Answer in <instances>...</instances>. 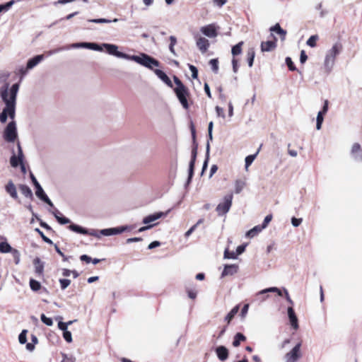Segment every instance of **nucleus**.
<instances>
[{"label": "nucleus", "mask_w": 362, "mask_h": 362, "mask_svg": "<svg viewBox=\"0 0 362 362\" xmlns=\"http://www.w3.org/2000/svg\"><path fill=\"white\" fill-rule=\"evenodd\" d=\"M153 71H154L155 74L162 81H163L168 86L173 88L172 81L165 72H163L162 70H160V69H154Z\"/></svg>", "instance_id": "nucleus-19"}, {"label": "nucleus", "mask_w": 362, "mask_h": 362, "mask_svg": "<svg viewBox=\"0 0 362 362\" xmlns=\"http://www.w3.org/2000/svg\"><path fill=\"white\" fill-rule=\"evenodd\" d=\"M52 214L57 220V221L62 225L71 223V220L69 218L63 216L62 214L57 209L52 211Z\"/></svg>", "instance_id": "nucleus-26"}, {"label": "nucleus", "mask_w": 362, "mask_h": 362, "mask_svg": "<svg viewBox=\"0 0 362 362\" xmlns=\"http://www.w3.org/2000/svg\"><path fill=\"white\" fill-rule=\"evenodd\" d=\"M209 153H210V144L208 143L206 146V158L203 163L202 170V175L204 174V171L207 168L208 166V162L209 160Z\"/></svg>", "instance_id": "nucleus-31"}, {"label": "nucleus", "mask_w": 362, "mask_h": 362, "mask_svg": "<svg viewBox=\"0 0 362 362\" xmlns=\"http://www.w3.org/2000/svg\"><path fill=\"white\" fill-rule=\"evenodd\" d=\"M89 22L95 23H111L110 20L106 18H95L88 20Z\"/></svg>", "instance_id": "nucleus-54"}, {"label": "nucleus", "mask_w": 362, "mask_h": 362, "mask_svg": "<svg viewBox=\"0 0 362 362\" xmlns=\"http://www.w3.org/2000/svg\"><path fill=\"white\" fill-rule=\"evenodd\" d=\"M16 156L18 158L21 163H23V153L19 143L18 144V155Z\"/></svg>", "instance_id": "nucleus-58"}, {"label": "nucleus", "mask_w": 362, "mask_h": 362, "mask_svg": "<svg viewBox=\"0 0 362 362\" xmlns=\"http://www.w3.org/2000/svg\"><path fill=\"white\" fill-rule=\"evenodd\" d=\"M262 225H257V226H255V227H253L252 229H250V230H248L246 234H245V236L247 238H252L254 237H255L256 235H257L263 229H264V228H262Z\"/></svg>", "instance_id": "nucleus-27"}, {"label": "nucleus", "mask_w": 362, "mask_h": 362, "mask_svg": "<svg viewBox=\"0 0 362 362\" xmlns=\"http://www.w3.org/2000/svg\"><path fill=\"white\" fill-rule=\"evenodd\" d=\"M164 214L163 212H158L153 214L148 215L143 219V223L148 224L153 221H155L161 218Z\"/></svg>", "instance_id": "nucleus-24"}, {"label": "nucleus", "mask_w": 362, "mask_h": 362, "mask_svg": "<svg viewBox=\"0 0 362 362\" xmlns=\"http://www.w3.org/2000/svg\"><path fill=\"white\" fill-rule=\"evenodd\" d=\"M216 354L218 358L221 361H226L228 358L229 354L228 349L224 346L216 347Z\"/></svg>", "instance_id": "nucleus-15"}, {"label": "nucleus", "mask_w": 362, "mask_h": 362, "mask_svg": "<svg viewBox=\"0 0 362 362\" xmlns=\"http://www.w3.org/2000/svg\"><path fill=\"white\" fill-rule=\"evenodd\" d=\"M19 90V84L14 83L9 87V83H6L0 88V96L6 106L0 113V122L5 123L8 117L13 119L15 117L16 101Z\"/></svg>", "instance_id": "nucleus-1"}, {"label": "nucleus", "mask_w": 362, "mask_h": 362, "mask_svg": "<svg viewBox=\"0 0 362 362\" xmlns=\"http://www.w3.org/2000/svg\"><path fill=\"white\" fill-rule=\"evenodd\" d=\"M248 309H249V305L248 304H245L244 305L243 308H242V310H241V317H245L248 312Z\"/></svg>", "instance_id": "nucleus-62"}, {"label": "nucleus", "mask_w": 362, "mask_h": 362, "mask_svg": "<svg viewBox=\"0 0 362 362\" xmlns=\"http://www.w3.org/2000/svg\"><path fill=\"white\" fill-rule=\"evenodd\" d=\"M239 310V305H235L230 311V313L226 316L225 320L230 323V322L232 320V319L234 317V316L238 313Z\"/></svg>", "instance_id": "nucleus-33"}, {"label": "nucleus", "mask_w": 362, "mask_h": 362, "mask_svg": "<svg viewBox=\"0 0 362 362\" xmlns=\"http://www.w3.org/2000/svg\"><path fill=\"white\" fill-rule=\"evenodd\" d=\"M216 113H217L218 117H221L223 118L225 117L224 111H223V109L222 107H220L219 106H216Z\"/></svg>", "instance_id": "nucleus-61"}, {"label": "nucleus", "mask_w": 362, "mask_h": 362, "mask_svg": "<svg viewBox=\"0 0 362 362\" xmlns=\"http://www.w3.org/2000/svg\"><path fill=\"white\" fill-rule=\"evenodd\" d=\"M265 291L266 288L256 293L253 300L258 303H262L264 302L269 297V296L268 295L269 293H264Z\"/></svg>", "instance_id": "nucleus-22"}, {"label": "nucleus", "mask_w": 362, "mask_h": 362, "mask_svg": "<svg viewBox=\"0 0 362 362\" xmlns=\"http://www.w3.org/2000/svg\"><path fill=\"white\" fill-rule=\"evenodd\" d=\"M255 57V49L253 48L249 49L247 52V61L248 66L250 67H252L253 65Z\"/></svg>", "instance_id": "nucleus-30"}, {"label": "nucleus", "mask_w": 362, "mask_h": 362, "mask_svg": "<svg viewBox=\"0 0 362 362\" xmlns=\"http://www.w3.org/2000/svg\"><path fill=\"white\" fill-rule=\"evenodd\" d=\"M245 245H241L237 247L236 251L235 252L237 256L241 255L245 251Z\"/></svg>", "instance_id": "nucleus-63"}, {"label": "nucleus", "mask_w": 362, "mask_h": 362, "mask_svg": "<svg viewBox=\"0 0 362 362\" xmlns=\"http://www.w3.org/2000/svg\"><path fill=\"white\" fill-rule=\"evenodd\" d=\"M15 1L11 0L6 4H0V13L8 11L14 4Z\"/></svg>", "instance_id": "nucleus-37"}, {"label": "nucleus", "mask_w": 362, "mask_h": 362, "mask_svg": "<svg viewBox=\"0 0 362 362\" xmlns=\"http://www.w3.org/2000/svg\"><path fill=\"white\" fill-rule=\"evenodd\" d=\"M9 76H10V74L8 72H5V71L0 72V83H4V84L3 86H4L6 83H8L7 82V80H8Z\"/></svg>", "instance_id": "nucleus-44"}, {"label": "nucleus", "mask_w": 362, "mask_h": 362, "mask_svg": "<svg viewBox=\"0 0 362 362\" xmlns=\"http://www.w3.org/2000/svg\"><path fill=\"white\" fill-rule=\"evenodd\" d=\"M245 340L246 337L243 334L238 332L234 336L233 346L235 347H238L240 344L241 341H245Z\"/></svg>", "instance_id": "nucleus-29"}, {"label": "nucleus", "mask_w": 362, "mask_h": 362, "mask_svg": "<svg viewBox=\"0 0 362 362\" xmlns=\"http://www.w3.org/2000/svg\"><path fill=\"white\" fill-rule=\"evenodd\" d=\"M14 249L7 242L0 243V252L8 253L11 252Z\"/></svg>", "instance_id": "nucleus-32"}, {"label": "nucleus", "mask_w": 362, "mask_h": 362, "mask_svg": "<svg viewBox=\"0 0 362 362\" xmlns=\"http://www.w3.org/2000/svg\"><path fill=\"white\" fill-rule=\"evenodd\" d=\"M189 69L192 73V77L193 78H197L198 77V70L196 66L192 64H189Z\"/></svg>", "instance_id": "nucleus-55"}, {"label": "nucleus", "mask_w": 362, "mask_h": 362, "mask_svg": "<svg viewBox=\"0 0 362 362\" xmlns=\"http://www.w3.org/2000/svg\"><path fill=\"white\" fill-rule=\"evenodd\" d=\"M269 30L271 32H274L276 34L279 35L281 37V40H284L286 35V30H284L281 28L279 23H276L274 26H272L269 28Z\"/></svg>", "instance_id": "nucleus-23"}, {"label": "nucleus", "mask_w": 362, "mask_h": 362, "mask_svg": "<svg viewBox=\"0 0 362 362\" xmlns=\"http://www.w3.org/2000/svg\"><path fill=\"white\" fill-rule=\"evenodd\" d=\"M259 153V150L257 151L256 153L252 155H249L245 158V170H247L249 166L253 163L254 160L255 159L257 155Z\"/></svg>", "instance_id": "nucleus-36"}, {"label": "nucleus", "mask_w": 362, "mask_h": 362, "mask_svg": "<svg viewBox=\"0 0 362 362\" xmlns=\"http://www.w3.org/2000/svg\"><path fill=\"white\" fill-rule=\"evenodd\" d=\"M60 286L62 290L66 289L71 284V281L67 279H59Z\"/></svg>", "instance_id": "nucleus-45"}, {"label": "nucleus", "mask_w": 362, "mask_h": 362, "mask_svg": "<svg viewBox=\"0 0 362 362\" xmlns=\"http://www.w3.org/2000/svg\"><path fill=\"white\" fill-rule=\"evenodd\" d=\"M196 44L202 53H205L208 50V48L209 47V40L203 37H199L197 40Z\"/></svg>", "instance_id": "nucleus-18"}, {"label": "nucleus", "mask_w": 362, "mask_h": 362, "mask_svg": "<svg viewBox=\"0 0 362 362\" xmlns=\"http://www.w3.org/2000/svg\"><path fill=\"white\" fill-rule=\"evenodd\" d=\"M243 45V42H240L235 46L232 47L231 53L233 56L238 55L242 52V45Z\"/></svg>", "instance_id": "nucleus-38"}, {"label": "nucleus", "mask_w": 362, "mask_h": 362, "mask_svg": "<svg viewBox=\"0 0 362 362\" xmlns=\"http://www.w3.org/2000/svg\"><path fill=\"white\" fill-rule=\"evenodd\" d=\"M233 195L232 193L228 194L223 198V202L219 203L216 209L218 216L226 214L232 205Z\"/></svg>", "instance_id": "nucleus-6"}, {"label": "nucleus", "mask_w": 362, "mask_h": 362, "mask_svg": "<svg viewBox=\"0 0 362 362\" xmlns=\"http://www.w3.org/2000/svg\"><path fill=\"white\" fill-rule=\"evenodd\" d=\"M44 59L43 54L36 55L30 59L27 63V69H32Z\"/></svg>", "instance_id": "nucleus-20"}, {"label": "nucleus", "mask_w": 362, "mask_h": 362, "mask_svg": "<svg viewBox=\"0 0 362 362\" xmlns=\"http://www.w3.org/2000/svg\"><path fill=\"white\" fill-rule=\"evenodd\" d=\"M201 32L209 37H216L218 35L216 27L213 24L201 28Z\"/></svg>", "instance_id": "nucleus-12"}, {"label": "nucleus", "mask_w": 362, "mask_h": 362, "mask_svg": "<svg viewBox=\"0 0 362 362\" xmlns=\"http://www.w3.org/2000/svg\"><path fill=\"white\" fill-rule=\"evenodd\" d=\"M71 48H86L95 51H103L102 47L100 45H98L95 42H77L73 43L69 45Z\"/></svg>", "instance_id": "nucleus-11"}, {"label": "nucleus", "mask_w": 362, "mask_h": 362, "mask_svg": "<svg viewBox=\"0 0 362 362\" xmlns=\"http://www.w3.org/2000/svg\"><path fill=\"white\" fill-rule=\"evenodd\" d=\"M196 158H197V156H195V155L191 156V160L189 164L188 178H187V184L191 182L192 178L193 177Z\"/></svg>", "instance_id": "nucleus-25"}, {"label": "nucleus", "mask_w": 362, "mask_h": 362, "mask_svg": "<svg viewBox=\"0 0 362 362\" xmlns=\"http://www.w3.org/2000/svg\"><path fill=\"white\" fill-rule=\"evenodd\" d=\"M11 254L13 257V259H14V261H15V264H18L19 262H20V259H21V254L20 252H18V250L14 249L12 252H11Z\"/></svg>", "instance_id": "nucleus-48"}, {"label": "nucleus", "mask_w": 362, "mask_h": 362, "mask_svg": "<svg viewBox=\"0 0 362 362\" xmlns=\"http://www.w3.org/2000/svg\"><path fill=\"white\" fill-rule=\"evenodd\" d=\"M30 287L33 291H37L41 288V284L39 281L31 279L30 280Z\"/></svg>", "instance_id": "nucleus-39"}, {"label": "nucleus", "mask_w": 362, "mask_h": 362, "mask_svg": "<svg viewBox=\"0 0 362 362\" xmlns=\"http://www.w3.org/2000/svg\"><path fill=\"white\" fill-rule=\"evenodd\" d=\"M302 221V218H296L295 217H293L291 218V223L294 227H298V226H300Z\"/></svg>", "instance_id": "nucleus-59"}, {"label": "nucleus", "mask_w": 362, "mask_h": 362, "mask_svg": "<svg viewBox=\"0 0 362 362\" xmlns=\"http://www.w3.org/2000/svg\"><path fill=\"white\" fill-rule=\"evenodd\" d=\"M288 316L290 320V323L291 327L294 329H297L298 328V318L296 315L294 310L292 307H288L287 310Z\"/></svg>", "instance_id": "nucleus-17"}, {"label": "nucleus", "mask_w": 362, "mask_h": 362, "mask_svg": "<svg viewBox=\"0 0 362 362\" xmlns=\"http://www.w3.org/2000/svg\"><path fill=\"white\" fill-rule=\"evenodd\" d=\"M6 192L11 195V197L16 199L18 197L16 188L12 181H9L6 186Z\"/></svg>", "instance_id": "nucleus-28"}, {"label": "nucleus", "mask_w": 362, "mask_h": 362, "mask_svg": "<svg viewBox=\"0 0 362 362\" xmlns=\"http://www.w3.org/2000/svg\"><path fill=\"white\" fill-rule=\"evenodd\" d=\"M209 64L211 66V69L214 73H217L218 70V62L217 59H212L209 61Z\"/></svg>", "instance_id": "nucleus-43"}, {"label": "nucleus", "mask_w": 362, "mask_h": 362, "mask_svg": "<svg viewBox=\"0 0 362 362\" xmlns=\"http://www.w3.org/2000/svg\"><path fill=\"white\" fill-rule=\"evenodd\" d=\"M349 156L351 160L357 163H362V147L358 143H354L352 144Z\"/></svg>", "instance_id": "nucleus-9"}, {"label": "nucleus", "mask_w": 362, "mask_h": 362, "mask_svg": "<svg viewBox=\"0 0 362 362\" xmlns=\"http://www.w3.org/2000/svg\"><path fill=\"white\" fill-rule=\"evenodd\" d=\"M301 343L298 342L289 352H288L284 359L286 362H296L301 356L300 354Z\"/></svg>", "instance_id": "nucleus-10"}, {"label": "nucleus", "mask_w": 362, "mask_h": 362, "mask_svg": "<svg viewBox=\"0 0 362 362\" xmlns=\"http://www.w3.org/2000/svg\"><path fill=\"white\" fill-rule=\"evenodd\" d=\"M272 214H269L267 215L265 218H264V220L262 224V228H266L268 226V224L269 223V222L272 221Z\"/></svg>", "instance_id": "nucleus-57"}, {"label": "nucleus", "mask_w": 362, "mask_h": 362, "mask_svg": "<svg viewBox=\"0 0 362 362\" xmlns=\"http://www.w3.org/2000/svg\"><path fill=\"white\" fill-rule=\"evenodd\" d=\"M308 59V56L305 53V52L304 50H302L300 52V62L301 64H304L306 60Z\"/></svg>", "instance_id": "nucleus-60"}, {"label": "nucleus", "mask_w": 362, "mask_h": 362, "mask_svg": "<svg viewBox=\"0 0 362 362\" xmlns=\"http://www.w3.org/2000/svg\"><path fill=\"white\" fill-rule=\"evenodd\" d=\"M100 46L102 47V49L104 47L106 49V52L110 55L129 60L131 55L118 51V47L116 45L103 43Z\"/></svg>", "instance_id": "nucleus-7"}, {"label": "nucleus", "mask_w": 362, "mask_h": 362, "mask_svg": "<svg viewBox=\"0 0 362 362\" xmlns=\"http://www.w3.org/2000/svg\"><path fill=\"white\" fill-rule=\"evenodd\" d=\"M160 245V243L159 241L156 240V241H153V242L151 243L148 245V249L152 250V249L156 248V247H158Z\"/></svg>", "instance_id": "nucleus-64"}, {"label": "nucleus", "mask_w": 362, "mask_h": 362, "mask_svg": "<svg viewBox=\"0 0 362 362\" xmlns=\"http://www.w3.org/2000/svg\"><path fill=\"white\" fill-rule=\"evenodd\" d=\"M35 231L39 233V235L41 236L42 239L47 243L52 245L53 242L52 240H50L49 238L45 235L42 231H41L39 228H35Z\"/></svg>", "instance_id": "nucleus-47"}, {"label": "nucleus", "mask_w": 362, "mask_h": 362, "mask_svg": "<svg viewBox=\"0 0 362 362\" xmlns=\"http://www.w3.org/2000/svg\"><path fill=\"white\" fill-rule=\"evenodd\" d=\"M20 189L21 193L25 197L28 198L33 197V192L32 190L29 187L25 185H22L20 186Z\"/></svg>", "instance_id": "nucleus-34"}, {"label": "nucleus", "mask_w": 362, "mask_h": 362, "mask_svg": "<svg viewBox=\"0 0 362 362\" xmlns=\"http://www.w3.org/2000/svg\"><path fill=\"white\" fill-rule=\"evenodd\" d=\"M238 271V266L235 264H226L224 269L221 273V278L226 276H232L236 274Z\"/></svg>", "instance_id": "nucleus-13"}, {"label": "nucleus", "mask_w": 362, "mask_h": 362, "mask_svg": "<svg viewBox=\"0 0 362 362\" xmlns=\"http://www.w3.org/2000/svg\"><path fill=\"white\" fill-rule=\"evenodd\" d=\"M27 332L26 329H23L18 336L19 343L21 344H24L27 341Z\"/></svg>", "instance_id": "nucleus-42"}, {"label": "nucleus", "mask_w": 362, "mask_h": 362, "mask_svg": "<svg viewBox=\"0 0 362 362\" xmlns=\"http://www.w3.org/2000/svg\"><path fill=\"white\" fill-rule=\"evenodd\" d=\"M69 47H59V48H57V49H52V50H49V52H47V54L48 56H51V55H53V54H55L61 51H63L64 49H69Z\"/></svg>", "instance_id": "nucleus-53"}, {"label": "nucleus", "mask_w": 362, "mask_h": 362, "mask_svg": "<svg viewBox=\"0 0 362 362\" xmlns=\"http://www.w3.org/2000/svg\"><path fill=\"white\" fill-rule=\"evenodd\" d=\"M341 45L339 43H335L327 52L324 61V67L327 73L331 72L335 64L336 58L341 53Z\"/></svg>", "instance_id": "nucleus-3"}, {"label": "nucleus", "mask_w": 362, "mask_h": 362, "mask_svg": "<svg viewBox=\"0 0 362 362\" xmlns=\"http://www.w3.org/2000/svg\"><path fill=\"white\" fill-rule=\"evenodd\" d=\"M35 194L40 199L42 200L43 202H45L46 204H47L50 206H53V204H52V201L49 199V198L47 197V195L45 193L41 185L36 187Z\"/></svg>", "instance_id": "nucleus-14"}, {"label": "nucleus", "mask_w": 362, "mask_h": 362, "mask_svg": "<svg viewBox=\"0 0 362 362\" xmlns=\"http://www.w3.org/2000/svg\"><path fill=\"white\" fill-rule=\"evenodd\" d=\"M264 293H276L279 296H282V291L277 287L267 288Z\"/></svg>", "instance_id": "nucleus-50"}, {"label": "nucleus", "mask_w": 362, "mask_h": 362, "mask_svg": "<svg viewBox=\"0 0 362 362\" xmlns=\"http://www.w3.org/2000/svg\"><path fill=\"white\" fill-rule=\"evenodd\" d=\"M275 40H276V38H275ZM260 47H261V51L262 52H271L276 48V41H271V40L266 41V42H262Z\"/></svg>", "instance_id": "nucleus-21"}, {"label": "nucleus", "mask_w": 362, "mask_h": 362, "mask_svg": "<svg viewBox=\"0 0 362 362\" xmlns=\"http://www.w3.org/2000/svg\"><path fill=\"white\" fill-rule=\"evenodd\" d=\"M324 115L325 114H323L322 112H319L317 113V118H316V129L317 130H320L322 127V124L324 120V117H323Z\"/></svg>", "instance_id": "nucleus-40"}, {"label": "nucleus", "mask_w": 362, "mask_h": 362, "mask_svg": "<svg viewBox=\"0 0 362 362\" xmlns=\"http://www.w3.org/2000/svg\"><path fill=\"white\" fill-rule=\"evenodd\" d=\"M35 272L38 276H43L45 263L39 258L36 257L33 260Z\"/></svg>", "instance_id": "nucleus-16"}, {"label": "nucleus", "mask_w": 362, "mask_h": 362, "mask_svg": "<svg viewBox=\"0 0 362 362\" xmlns=\"http://www.w3.org/2000/svg\"><path fill=\"white\" fill-rule=\"evenodd\" d=\"M285 61H286V64L288 66L289 70L295 71L296 69V66H295V65H294V64H293V61H292L291 57H287L286 58Z\"/></svg>", "instance_id": "nucleus-51"}, {"label": "nucleus", "mask_w": 362, "mask_h": 362, "mask_svg": "<svg viewBox=\"0 0 362 362\" xmlns=\"http://www.w3.org/2000/svg\"><path fill=\"white\" fill-rule=\"evenodd\" d=\"M224 258L226 259H236L237 255L235 252H229L228 249H226L224 252Z\"/></svg>", "instance_id": "nucleus-52"}, {"label": "nucleus", "mask_w": 362, "mask_h": 362, "mask_svg": "<svg viewBox=\"0 0 362 362\" xmlns=\"http://www.w3.org/2000/svg\"><path fill=\"white\" fill-rule=\"evenodd\" d=\"M4 138L8 142H13L17 138L16 124L14 121L7 124L4 132Z\"/></svg>", "instance_id": "nucleus-8"}, {"label": "nucleus", "mask_w": 362, "mask_h": 362, "mask_svg": "<svg viewBox=\"0 0 362 362\" xmlns=\"http://www.w3.org/2000/svg\"><path fill=\"white\" fill-rule=\"evenodd\" d=\"M69 229L73 232L76 233H80L83 235H89L91 236H94L98 238H100L101 235L110 236L120 234L127 230L129 229V227L127 226H123L116 228H105L100 230L91 229L88 230L85 228H83L78 225L71 223L69 226Z\"/></svg>", "instance_id": "nucleus-2"}, {"label": "nucleus", "mask_w": 362, "mask_h": 362, "mask_svg": "<svg viewBox=\"0 0 362 362\" xmlns=\"http://www.w3.org/2000/svg\"><path fill=\"white\" fill-rule=\"evenodd\" d=\"M318 40V35H314L310 36L306 42V44L310 47H315L316 46V42Z\"/></svg>", "instance_id": "nucleus-41"}, {"label": "nucleus", "mask_w": 362, "mask_h": 362, "mask_svg": "<svg viewBox=\"0 0 362 362\" xmlns=\"http://www.w3.org/2000/svg\"><path fill=\"white\" fill-rule=\"evenodd\" d=\"M10 163H11V166L13 168H16L21 164V162L19 161L18 158H17V156L16 155H13L11 157Z\"/></svg>", "instance_id": "nucleus-49"}, {"label": "nucleus", "mask_w": 362, "mask_h": 362, "mask_svg": "<svg viewBox=\"0 0 362 362\" xmlns=\"http://www.w3.org/2000/svg\"><path fill=\"white\" fill-rule=\"evenodd\" d=\"M173 80L176 85L174 92L183 108L187 110L189 108L187 101V97L189 95V90L176 76H174Z\"/></svg>", "instance_id": "nucleus-4"}, {"label": "nucleus", "mask_w": 362, "mask_h": 362, "mask_svg": "<svg viewBox=\"0 0 362 362\" xmlns=\"http://www.w3.org/2000/svg\"><path fill=\"white\" fill-rule=\"evenodd\" d=\"M129 60L151 70H153V67L160 66V62L157 59L145 53H140L139 55H131Z\"/></svg>", "instance_id": "nucleus-5"}, {"label": "nucleus", "mask_w": 362, "mask_h": 362, "mask_svg": "<svg viewBox=\"0 0 362 362\" xmlns=\"http://www.w3.org/2000/svg\"><path fill=\"white\" fill-rule=\"evenodd\" d=\"M245 186V181L242 180H237L235 182V192L240 194Z\"/></svg>", "instance_id": "nucleus-35"}, {"label": "nucleus", "mask_w": 362, "mask_h": 362, "mask_svg": "<svg viewBox=\"0 0 362 362\" xmlns=\"http://www.w3.org/2000/svg\"><path fill=\"white\" fill-rule=\"evenodd\" d=\"M40 319L43 323H45L47 326H52L53 325V321L51 318L46 317L45 314H42L40 316Z\"/></svg>", "instance_id": "nucleus-46"}, {"label": "nucleus", "mask_w": 362, "mask_h": 362, "mask_svg": "<svg viewBox=\"0 0 362 362\" xmlns=\"http://www.w3.org/2000/svg\"><path fill=\"white\" fill-rule=\"evenodd\" d=\"M63 337L68 343H71L72 341L71 333L69 330L63 332Z\"/></svg>", "instance_id": "nucleus-56"}]
</instances>
